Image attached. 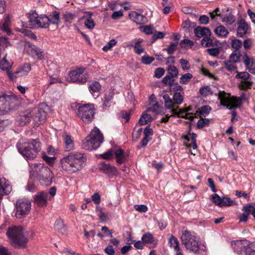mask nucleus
<instances>
[{
  "instance_id": "f257e3e1",
  "label": "nucleus",
  "mask_w": 255,
  "mask_h": 255,
  "mask_svg": "<svg viewBox=\"0 0 255 255\" xmlns=\"http://www.w3.org/2000/svg\"><path fill=\"white\" fill-rule=\"evenodd\" d=\"M87 158L81 152H70L61 159L62 168L70 173L80 170L85 165Z\"/></svg>"
},
{
  "instance_id": "f03ea898",
  "label": "nucleus",
  "mask_w": 255,
  "mask_h": 255,
  "mask_svg": "<svg viewBox=\"0 0 255 255\" xmlns=\"http://www.w3.org/2000/svg\"><path fill=\"white\" fill-rule=\"evenodd\" d=\"M19 152L28 159L35 158L40 150L39 139H33L29 141L25 139H20L16 144Z\"/></svg>"
},
{
  "instance_id": "7ed1b4c3",
  "label": "nucleus",
  "mask_w": 255,
  "mask_h": 255,
  "mask_svg": "<svg viewBox=\"0 0 255 255\" xmlns=\"http://www.w3.org/2000/svg\"><path fill=\"white\" fill-rule=\"evenodd\" d=\"M6 235L14 247L23 248L26 246L28 239L21 227L13 226L8 228Z\"/></svg>"
},
{
  "instance_id": "20e7f679",
  "label": "nucleus",
  "mask_w": 255,
  "mask_h": 255,
  "mask_svg": "<svg viewBox=\"0 0 255 255\" xmlns=\"http://www.w3.org/2000/svg\"><path fill=\"white\" fill-rule=\"evenodd\" d=\"M104 137L100 130L95 128L89 136L83 140L82 148L87 150L97 149L103 142Z\"/></svg>"
},
{
  "instance_id": "39448f33",
  "label": "nucleus",
  "mask_w": 255,
  "mask_h": 255,
  "mask_svg": "<svg viewBox=\"0 0 255 255\" xmlns=\"http://www.w3.org/2000/svg\"><path fill=\"white\" fill-rule=\"evenodd\" d=\"M181 240L182 245L189 252L195 254L199 251V242L193 233L188 230L185 231L182 234Z\"/></svg>"
},
{
  "instance_id": "423d86ee",
  "label": "nucleus",
  "mask_w": 255,
  "mask_h": 255,
  "mask_svg": "<svg viewBox=\"0 0 255 255\" xmlns=\"http://www.w3.org/2000/svg\"><path fill=\"white\" fill-rule=\"evenodd\" d=\"M31 174L39 180L50 181L52 173L50 169L42 163H34L30 166Z\"/></svg>"
},
{
  "instance_id": "0eeeda50",
  "label": "nucleus",
  "mask_w": 255,
  "mask_h": 255,
  "mask_svg": "<svg viewBox=\"0 0 255 255\" xmlns=\"http://www.w3.org/2000/svg\"><path fill=\"white\" fill-rule=\"evenodd\" d=\"M218 96L221 104L230 110L240 108L242 106V101L240 98L231 97L230 94L225 91H220Z\"/></svg>"
},
{
  "instance_id": "6e6552de",
  "label": "nucleus",
  "mask_w": 255,
  "mask_h": 255,
  "mask_svg": "<svg viewBox=\"0 0 255 255\" xmlns=\"http://www.w3.org/2000/svg\"><path fill=\"white\" fill-rule=\"evenodd\" d=\"M95 109L94 105L84 104L77 109V115L85 123H91L94 118Z\"/></svg>"
},
{
  "instance_id": "1a4fd4ad",
  "label": "nucleus",
  "mask_w": 255,
  "mask_h": 255,
  "mask_svg": "<svg viewBox=\"0 0 255 255\" xmlns=\"http://www.w3.org/2000/svg\"><path fill=\"white\" fill-rule=\"evenodd\" d=\"M28 21L23 23V26L29 28H44L43 22V15L39 16L35 10H32L27 14Z\"/></svg>"
},
{
  "instance_id": "9d476101",
  "label": "nucleus",
  "mask_w": 255,
  "mask_h": 255,
  "mask_svg": "<svg viewBox=\"0 0 255 255\" xmlns=\"http://www.w3.org/2000/svg\"><path fill=\"white\" fill-rule=\"evenodd\" d=\"M194 33L199 38L203 37L201 41L203 47H209L213 45V40L210 37L211 32L208 27L198 26L194 29Z\"/></svg>"
},
{
  "instance_id": "9b49d317",
  "label": "nucleus",
  "mask_w": 255,
  "mask_h": 255,
  "mask_svg": "<svg viewBox=\"0 0 255 255\" xmlns=\"http://www.w3.org/2000/svg\"><path fill=\"white\" fill-rule=\"evenodd\" d=\"M31 202L26 198L19 199L15 203V217L18 219H22L28 215L31 209Z\"/></svg>"
},
{
  "instance_id": "f8f14e48",
  "label": "nucleus",
  "mask_w": 255,
  "mask_h": 255,
  "mask_svg": "<svg viewBox=\"0 0 255 255\" xmlns=\"http://www.w3.org/2000/svg\"><path fill=\"white\" fill-rule=\"evenodd\" d=\"M17 98L13 95L2 94L0 96V111L7 112L15 107Z\"/></svg>"
},
{
  "instance_id": "ddd939ff",
  "label": "nucleus",
  "mask_w": 255,
  "mask_h": 255,
  "mask_svg": "<svg viewBox=\"0 0 255 255\" xmlns=\"http://www.w3.org/2000/svg\"><path fill=\"white\" fill-rule=\"evenodd\" d=\"M46 108V107L45 105H40L32 109V120L34 123L39 125L45 121L47 116Z\"/></svg>"
},
{
  "instance_id": "4468645a",
  "label": "nucleus",
  "mask_w": 255,
  "mask_h": 255,
  "mask_svg": "<svg viewBox=\"0 0 255 255\" xmlns=\"http://www.w3.org/2000/svg\"><path fill=\"white\" fill-rule=\"evenodd\" d=\"M84 68H78L69 73L70 81L73 83H84L89 78L87 74H84Z\"/></svg>"
},
{
  "instance_id": "2eb2a0df",
  "label": "nucleus",
  "mask_w": 255,
  "mask_h": 255,
  "mask_svg": "<svg viewBox=\"0 0 255 255\" xmlns=\"http://www.w3.org/2000/svg\"><path fill=\"white\" fill-rule=\"evenodd\" d=\"M43 21L44 28H47L50 23L58 25L60 22V12L54 10L52 11L48 16L43 15Z\"/></svg>"
},
{
  "instance_id": "dca6fc26",
  "label": "nucleus",
  "mask_w": 255,
  "mask_h": 255,
  "mask_svg": "<svg viewBox=\"0 0 255 255\" xmlns=\"http://www.w3.org/2000/svg\"><path fill=\"white\" fill-rule=\"evenodd\" d=\"M237 79H241L244 81L241 82V86L243 89L251 88L253 81L250 78V75L247 72H237L235 76Z\"/></svg>"
},
{
  "instance_id": "f3484780",
  "label": "nucleus",
  "mask_w": 255,
  "mask_h": 255,
  "mask_svg": "<svg viewBox=\"0 0 255 255\" xmlns=\"http://www.w3.org/2000/svg\"><path fill=\"white\" fill-rule=\"evenodd\" d=\"M32 109H28L19 113L16 118V121L20 126H25L32 120Z\"/></svg>"
},
{
  "instance_id": "a211bd4d",
  "label": "nucleus",
  "mask_w": 255,
  "mask_h": 255,
  "mask_svg": "<svg viewBox=\"0 0 255 255\" xmlns=\"http://www.w3.org/2000/svg\"><path fill=\"white\" fill-rule=\"evenodd\" d=\"M31 70V66L29 64L25 63L23 66L20 67L14 73L11 71L7 72V75L11 80H14L17 77L26 75Z\"/></svg>"
},
{
  "instance_id": "6ab92c4d",
  "label": "nucleus",
  "mask_w": 255,
  "mask_h": 255,
  "mask_svg": "<svg viewBox=\"0 0 255 255\" xmlns=\"http://www.w3.org/2000/svg\"><path fill=\"white\" fill-rule=\"evenodd\" d=\"M99 169L109 177H112L118 173V171L115 166H112L110 164H105L104 162L100 163Z\"/></svg>"
},
{
  "instance_id": "aec40b11",
  "label": "nucleus",
  "mask_w": 255,
  "mask_h": 255,
  "mask_svg": "<svg viewBox=\"0 0 255 255\" xmlns=\"http://www.w3.org/2000/svg\"><path fill=\"white\" fill-rule=\"evenodd\" d=\"M247 245L248 241L247 240L236 241L231 243V246L234 252L239 254L244 253L245 249Z\"/></svg>"
},
{
  "instance_id": "412c9836",
  "label": "nucleus",
  "mask_w": 255,
  "mask_h": 255,
  "mask_svg": "<svg viewBox=\"0 0 255 255\" xmlns=\"http://www.w3.org/2000/svg\"><path fill=\"white\" fill-rule=\"evenodd\" d=\"M238 25L237 28V35L239 37H243L247 33L249 29L250 28L248 24L244 19H241L237 22Z\"/></svg>"
},
{
  "instance_id": "4be33fe9",
  "label": "nucleus",
  "mask_w": 255,
  "mask_h": 255,
  "mask_svg": "<svg viewBox=\"0 0 255 255\" xmlns=\"http://www.w3.org/2000/svg\"><path fill=\"white\" fill-rule=\"evenodd\" d=\"M48 193L44 192H40L35 195L34 203L39 207L45 206L47 204V198Z\"/></svg>"
},
{
  "instance_id": "5701e85b",
  "label": "nucleus",
  "mask_w": 255,
  "mask_h": 255,
  "mask_svg": "<svg viewBox=\"0 0 255 255\" xmlns=\"http://www.w3.org/2000/svg\"><path fill=\"white\" fill-rule=\"evenodd\" d=\"M27 45L29 47L28 51L33 57L36 58L39 60L43 58V51L41 49L30 43H28Z\"/></svg>"
},
{
  "instance_id": "b1692460",
  "label": "nucleus",
  "mask_w": 255,
  "mask_h": 255,
  "mask_svg": "<svg viewBox=\"0 0 255 255\" xmlns=\"http://www.w3.org/2000/svg\"><path fill=\"white\" fill-rule=\"evenodd\" d=\"M130 18L138 24H141L147 22V18L142 14H139L136 11H132L129 14Z\"/></svg>"
},
{
  "instance_id": "393cba45",
  "label": "nucleus",
  "mask_w": 255,
  "mask_h": 255,
  "mask_svg": "<svg viewBox=\"0 0 255 255\" xmlns=\"http://www.w3.org/2000/svg\"><path fill=\"white\" fill-rule=\"evenodd\" d=\"M244 63L245 64L247 69L253 74H255V68H253L254 60L252 58L249 57L247 53H244Z\"/></svg>"
},
{
  "instance_id": "a878e982",
  "label": "nucleus",
  "mask_w": 255,
  "mask_h": 255,
  "mask_svg": "<svg viewBox=\"0 0 255 255\" xmlns=\"http://www.w3.org/2000/svg\"><path fill=\"white\" fill-rule=\"evenodd\" d=\"M114 97V93L112 92H107L105 94L103 99V107L104 109L109 108L111 106L113 101L112 100Z\"/></svg>"
},
{
  "instance_id": "bb28decb",
  "label": "nucleus",
  "mask_w": 255,
  "mask_h": 255,
  "mask_svg": "<svg viewBox=\"0 0 255 255\" xmlns=\"http://www.w3.org/2000/svg\"><path fill=\"white\" fill-rule=\"evenodd\" d=\"M64 142L66 151H71L74 149V143L69 135L65 133L63 135Z\"/></svg>"
},
{
  "instance_id": "cd10ccee",
  "label": "nucleus",
  "mask_w": 255,
  "mask_h": 255,
  "mask_svg": "<svg viewBox=\"0 0 255 255\" xmlns=\"http://www.w3.org/2000/svg\"><path fill=\"white\" fill-rule=\"evenodd\" d=\"M141 240L143 243L146 244H153L155 247L157 244V241H156L153 235L149 232H147L142 235Z\"/></svg>"
},
{
  "instance_id": "c85d7f7f",
  "label": "nucleus",
  "mask_w": 255,
  "mask_h": 255,
  "mask_svg": "<svg viewBox=\"0 0 255 255\" xmlns=\"http://www.w3.org/2000/svg\"><path fill=\"white\" fill-rule=\"evenodd\" d=\"M116 161L118 163L121 164L123 163L126 160L127 157L125 155V151L121 148H119L115 152Z\"/></svg>"
},
{
  "instance_id": "c756f323",
  "label": "nucleus",
  "mask_w": 255,
  "mask_h": 255,
  "mask_svg": "<svg viewBox=\"0 0 255 255\" xmlns=\"http://www.w3.org/2000/svg\"><path fill=\"white\" fill-rule=\"evenodd\" d=\"M55 230L64 235L67 233V229L64 222L61 219L57 220L54 224Z\"/></svg>"
},
{
  "instance_id": "7c9ffc66",
  "label": "nucleus",
  "mask_w": 255,
  "mask_h": 255,
  "mask_svg": "<svg viewBox=\"0 0 255 255\" xmlns=\"http://www.w3.org/2000/svg\"><path fill=\"white\" fill-rule=\"evenodd\" d=\"M250 205L243 207V214L240 217V222H246L248 219L249 215L251 214V208H249Z\"/></svg>"
},
{
  "instance_id": "2f4dec72",
  "label": "nucleus",
  "mask_w": 255,
  "mask_h": 255,
  "mask_svg": "<svg viewBox=\"0 0 255 255\" xmlns=\"http://www.w3.org/2000/svg\"><path fill=\"white\" fill-rule=\"evenodd\" d=\"M86 13L87 15L84 16V18H85L86 17H87V18L85 21V25L87 28L92 29L95 26V23L94 20L91 18L93 13L91 12H87Z\"/></svg>"
},
{
  "instance_id": "473e14b6",
  "label": "nucleus",
  "mask_w": 255,
  "mask_h": 255,
  "mask_svg": "<svg viewBox=\"0 0 255 255\" xmlns=\"http://www.w3.org/2000/svg\"><path fill=\"white\" fill-rule=\"evenodd\" d=\"M89 88L91 93L95 96V93H98L100 91L101 86L99 82L94 81L89 84Z\"/></svg>"
},
{
  "instance_id": "72a5a7b5",
  "label": "nucleus",
  "mask_w": 255,
  "mask_h": 255,
  "mask_svg": "<svg viewBox=\"0 0 255 255\" xmlns=\"http://www.w3.org/2000/svg\"><path fill=\"white\" fill-rule=\"evenodd\" d=\"M142 42L143 39L140 38L138 39L132 46L134 48V52L137 54L140 55L144 51V48L141 45V43Z\"/></svg>"
},
{
  "instance_id": "f704fd0d",
  "label": "nucleus",
  "mask_w": 255,
  "mask_h": 255,
  "mask_svg": "<svg viewBox=\"0 0 255 255\" xmlns=\"http://www.w3.org/2000/svg\"><path fill=\"white\" fill-rule=\"evenodd\" d=\"M214 32L218 36L226 37L229 33L226 28L223 25L218 26L215 29Z\"/></svg>"
},
{
  "instance_id": "c9c22d12",
  "label": "nucleus",
  "mask_w": 255,
  "mask_h": 255,
  "mask_svg": "<svg viewBox=\"0 0 255 255\" xmlns=\"http://www.w3.org/2000/svg\"><path fill=\"white\" fill-rule=\"evenodd\" d=\"M152 121V118L149 114L144 113L142 115L138 121V124L141 125H145Z\"/></svg>"
},
{
  "instance_id": "e433bc0d",
  "label": "nucleus",
  "mask_w": 255,
  "mask_h": 255,
  "mask_svg": "<svg viewBox=\"0 0 255 255\" xmlns=\"http://www.w3.org/2000/svg\"><path fill=\"white\" fill-rule=\"evenodd\" d=\"M162 109V107L159 106L157 103H156L152 107L148 108L146 111L152 112L155 114L164 115V113L161 111Z\"/></svg>"
},
{
  "instance_id": "4c0bfd02",
  "label": "nucleus",
  "mask_w": 255,
  "mask_h": 255,
  "mask_svg": "<svg viewBox=\"0 0 255 255\" xmlns=\"http://www.w3.org/2000/svg\"><path fill=\"white\" fill-rule=\"evenodd\" d=\"M10 25V20L8 17H6L4 22H3L1 26L0 27L1 30L6 32L7 34H9L11 33V31L9 28Z\"/></svg>"
},
{
  "instance_id": "58836bf2",
  "label": "nucleus",
  "mask_w": 255,
  "mask_h": 255,
  "mask_svg": "<svg viewBox=\"0 0 255 255\" xmlns=\"http://www.w3.org/2000/svg\"><path fill=\"white\" fill-rule=\"evenodd\" d=\"M6 55L3 58V59L0 62V67L3 70H7V72L8 71H10L9 69L11 67V64L7 61L6 59Z\"/></svg>"
},
{
  "instance_id": "ea45409f",
  "label": "nucleus",
  "mask_w": 255,
  "mask_h": 255,
  "mask_svg": "<svg viewBox=\"0 0 255 255\" xmlns=\"http://www.w3.org/2000/svg\"><path fill=\"white\" fill-rule=\"evenodd\" d=\"M241 51H235L230 55L229 60L233 63H236L239 61Z\"/></svg>"
},
{
  "instance_id": "a19ab883",
  "label": "nucleus",
  "mask_w": 255,
  "mask_h": 255,
  "mask_svg": "<svg viewBox=\"0 0 255 255\" xmlns=\"http://www.w3.org/2000/svg\"><path fill=\"white\" fill-rule=\"evenodd\" d=\"M193 75L189 73L182 75L179 80V82L182 84H187L192 78Z\"/></svg>"
},
{
  "instance_id": "79ce46f5",
  "label": "nucleus",
  "mask_w": 255,
  "mask_h": 255,
  "mask_svg": "<svg viewBox=\"0 0 255 255\" xmlns=\"http://www.w3.org/2000/svg\"><path fill=\"white\" fill-rule=\"evenodd\" d=\"M167 71L169 75L175 77L178 75V70L177 68L173 65H169L168 66Z\"/></svg>"
},
{
  "instance_id": "37998d69",
  "label": "nucleus",
  "mask_w": 255,
  "mask_h": 255,
  "mask_svg": "<svg viewBox=\"0 0 255 255\" xmlns=\"http://www.w3.org/2000/svg\"><path fill=\"white\" fill-rule=\"evenodd\" d=\"M211 110V108L209 106H204L202 107L198 113V116L201 117L202 116L205 117L206 115L209 114Z\"/></svg>"
},
{
  "instance_id": "c03bdc74",
  "label": "nucleus",
  "mask_w": 255,
  "mask_h": 255,
  "mask_svg": "<svg viewBox=\"0 0 255 255\" xmlns=\"http://www.w3.org/2000/svg\"><path fill=\"white\" fill-rule=\"evenodd\" d=\"M173 99L175 104L180 105L183 101V96L180 93L175 92L174 94Z\"/></svg>"
},
{
  "instance_id": "a18cd8bd",
  "label": "nucleus",
  "mask_w": 255,
  "mask_h": 255,
  "mask_svg": "<svg viewBox=\"0 0 255 255\" xmlns=\"http://www.w3.org/2000/svg\"><path fill=\"white\" fill-rule=\"evenodd\" d=\"M167 237L168 240V245L171 248L179 243L177 238L173 236L172 234H168Z\"/></svg>"
},
{
  "instance_id": "49530a36",
  "label": "nucleus",
  "mask_w": 255,
  "mask_h": 255,
  "mask_svg": "<svg viewBox=\"0 0 255 255\" xmlns=\"http://www.w3.org/2000/svg\"><path fill=\"white\" fill-rule=\"evenodd\" d=\"M175 82V79H174V77L170 76V75H166L165 76L162 80V82L166 85H168L170 86L173 83Z\"/></svg>"
},
{
  "instance_id": "de8ad7c7",
  "label": "nucleus",
  "mask_w": 255,
  "mask_h": 255,
  "mask_svg": "<svg viewBox=\"0 0 255 255\" xmlns=\"http://www.w3.org/2000/svg\"><path fill=\"white\" fill-rule=\"evenodd\" d=\"M242 45L243 44L241 40L237 39L233 40L231 43L232 48L236 49V51H239Z\"/></svg>"
},
{
  "instance_id": "09e8293b",
  "label": "nucleus",
  "mask_w": 255,
  "mask_h": 255,
  "mask_svg": "<svg viewBox=\"0 0 255 255\" xmlns=\"http://www.w3.org/2000/svg\"><path fill=\"white\" fill-rule=\"evenodd\" d=\"M154 60V57L149 56L147 55H143L141 58V63L144 64H146V65L150 64Z\"/></svg>"
},
{
  "instance_id": "8fccbe9b",
  "label": "nucleus",
  "mask_w": 255,
  "mask_h": 255,
  "mask_svg": "<svg viewBox=\"0 0 255 255\" xmlns=\"http://www.w3.org/2000/svg\"><path fill=\"white\" fill-rule=\"evenodd\" d=\"M63 16L65 21L69 23L72 22L75 17L74 14L69 12H66L65 13L63 14Z\"/></svg>"
},
{
  "instance_id": "3c124183",
  "label": "nucleus",
  "mask_w": 255,
  "mask_h": 255,
  "mask_svg": "<svg viewBox=\"0 0 255 255\" xmlns=\"http://www.w3.org/2000/svg\"><path fill=\"white\" fill-rule=\"evenodd\" d=\"M209 123V120L208 119H200L197 123V127L199 129L202 128L204 127L208 126Z\"/></svg>"
},
{
  "instance_id": "603ef678",
  "label": "nucleus",
  "mask_w": 255,
  "mask_h": 255,
  "mask_svg": "<svg viewBox=\"0 0 255 255\" xmlns=\"http://www.w3.org/2000/svg\"><path fill=\"white\" fill-rule=\"evenodd\" d=\"M117 41L116 40L113 39L111 40L106 45H105L102 49L104 51L107 52L110 50L114 46L116 45Z\"/></svg>"
},
{
  "instance_id": "864d4df0",
  "label": "nucleus",
  "mask_w": 255,
  "mask_h": 255,
  "mask_svg": "<svg viewBox=\"0 0 255 255\" xmlns=\"http://www.w3.org/2000/svg\"><path fill=\"white\" fill-rule=\"evenodd\" d=\"M178 43V42L176 43H171L168 48L167 49H164V50H166L168 54H172L176 51Z\"/></svg>"
},
{
  "instance_id": "5fc2aeb1",
  "label": "nucleus",
  "mask_w": 255,
  "mask_h": 255,
  "mask_svg": "<svg viewBox=\"0 0 255 255\" xmlns=\"http://www.w3.org/2000/svg\"><path fill=\"white\" fill-rule=\"evenodd\" d=\"M102 158L107 160H110L113 158V151L112 149H109L107 152L103 154H101L100 155Z\"/></svg>"
},
{
  "instance_id": "6e6d98bb",
  "label": "nucleus",
  "mask_w": 255,
  "mask_h": 255,
  "mask_svg": "<svg viewBox=\"0 0 255 255\" xmlns=\"http://www.w3.org/2000/svg\"><path fill=\"white\" fill-rule=\"evenodd\" d=\"M180 63L181 65L182 68L184 71H187L190 69V65L189 61L184 59H181L180 60Z\"/></svg>"
},
{
  "instance_id": "4d7b16f0",
  "label": "nucleus",
  "mask_w": 255,
  "mask_h": 255,
  "mask_svg": "<svg viewBox=\"0 0 255 255\" xmlns=\"http://www.w3.org/2000/svg\"><path fill=\"white\" fill-rule=\"evenodd\" d=\"M196 23L191 22L189 20H186L182 23V27L184 29H189L190 28H193L196 26Z\"/></svg>"
},
{
  "instance_id": "13d9d810",
  "label": "nucleus",
  "mask_w": 255,
  "mask_h": 255,
  "mask_svg": "<svg viewBox=\"0 0 255 255\" xmlns=\"http://www.w3.org/2000/svg\"><path fill=\"white\" fill-rule=\"evenodd\" d=\"M164 36L165 33L164 32L155 31L153 33L152 42H153L158 39H162Z\"/></svg>"
},
{
  "instance_id": "bf43d9fd",
  "label": "nucleus",
  "mask_w": 255,
  "mask_h": 255,
  "mask_svg": "<svg viewBox=\"0 0 255 255\" xmlns=\"http://www.w3.org/2000/svg\"><path fill=\"white\" fill-rule=\"evenodd\" d=\"M232 203L233 202L230 198L224 197L222 198L220 207L230 206L232 205Z\"/></svg>"
},
{
  "instance_id": "052dcab7",
  "label": "nucleus",
  "mask_w": 255,
  "mask_h": 255,
  "mask_svg": "<svg viewBox=\"0 0 255 255\" xmlns=\"http://www.w3.org/2000/svg\"><path fill=\"white\" fill-rule=\"evenodd\" d=\"M185 44H186L187 45V47H191L193 45L194 43L192 41L189 39H185L184 40H181L180 43L181 47L182 48L184 47L185 48H187V47L184 45Z\"/></svg>"
},
{
  "instance_id": "680f3d73",
  "label": "nucleus",
  "mask_w": 255,
  "mask_h": 255,
  "mask_svg": "<svg viewBox=\"0 0 255 255\" xmlns=\"http://www.w3.org/2000/svg\"><path fill=\"white\" fill-rule=\"evenodd\" d=\"M224 65L226 69L229 71H232L236 69V67L234 63L229 60L224 61Z\"/></svg>"
},
{
  "instance_id": "e2e57ef3",
  "label": "nucleus",
  "mask_w": 255,
  "mask_h": 255,
  "mask_svg": "<svg viewBox=\"0 0 255 255\" xmlns=\"http://www.w3.org/2000/svg\"><path fill=\"white\" fill-rule=\"evenodd\" d=\"M141 28H142L143 29L142 30V31L146 33V34H150L152 33H153V26L152 25H145L141 27Z\"/></svg>"
},
{
  "instance_id": "0e129e2a",
  "label": "nucleus",
  "mask_w": 255,
  "mask_h": 255,
  "mask_svg": "<svg viewBox=\"0 0 255 255\" xmlns=\"http://www.w3.org/2000/svg\"><path fill=\"white\" fill-rule=\"evenodd\" d=\"M165 73V70L163 68L159 67L155 69L154 72V76L157 78L161 77Z\"/></svg>"
},
{
  "instance_id": "69168bd1",
  "label": "nucleus",
  "mask_w": 255,
  "mask_h": 255,
  "mask_svg": "<svg viewBox=\"0 0 255 255\" xmlns=\"http://www.w3.org/2000/svg\"><path fill=\"white\" fill-rule=\"evenodd\" d=\"M212 199L213 202L215 204L220 207L222 198H221L217 194L214 193L212 195Z\"/></svg>"
},
{
  "instance_id": "338daca9",
  "label": "nucleus",
  "mask_w": 255,
  "mask_h": 255,
  "mask_svg": "<svg viewBox=\"0 0 255 255\" xmlns=\"http://www.w3.org/2000/svg\"><path fill=\"white\" fill-rule=\"evenodd\" d=\"M207 53L211 56H216L220 52L219 49L218 48H212L207 49Z\"/></svg>"
},
{
  "instance_id": "774afa93",
  "label": "nucleus",
  "mask_w": 255,
  "mask_h": 255,
  "mask_svg": "<svg viewBox=\"0 0 255 255\" xmlns=\"http://www.w3.org/2000/svg\"><path fill=\"white\" fill-rule=\"evenodd\" d=\"M210 90L211 88L209 87L204 86L200 88L199 92L201 95L203 96H207L210 92Z\"/></svg>"
}]
</instances>
